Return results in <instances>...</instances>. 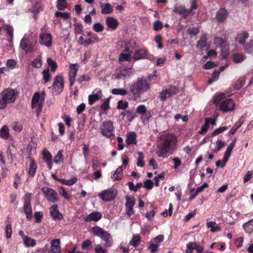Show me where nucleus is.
<instances>
[{
    "mask_svg": "<svg viewBox=\"0 0 253 253\" xmlns=\"http://www.w3.org/2000/svg\"><path fill=\"white\" fill-rule=\"evenodd\" d=\"M52 86L56 94H60L63 91L64 82L61 75H57L54 77Z\"/></svg>",
    "mask_w": 253,
    "mask_h": 253,
    "instance_id": "1a4fd4ad",
    "label": "nucleus"
},
{
    "mask_svg": "<svg viewBox=\"0 0 253 253\" xmlns=\"http://www.w3.org/2000/svg\"><path fill=\"white\" fill-rule=\"evenodd\" d=\"M216 225V223L214 221H210L207 223V226L208 228H211L210 231L211 232H215L216 231L221 230V228L218 225L214 226Z\"/></svg>",
    "mask_w": 253,
    "mask_h": 253,
    "instance_id": "e433bc0d",
    "label": "nucleus"
},
{
    "mask_svg": "<svg viewBox=\"0 0 253 253\" xmlns=\"http://www.w3.org/2000/svg\"><path fill=\"white\" fill-rule=\"evenodd\" d=\"M132 68L130 67L127 69L121 70L116 73V78L120 79L123 77L130 76L132 73Z\"/></svg>",
    "mask_w": 253,
    "mask_h": 253,
    "instance_id": "b1692460",
    "label": "nucleus"
},
{
    "mask_svg": "<svg viewBox=\"0 0 253 253\" xmlns=\"http://www.w3.org/2000/svg\"><path fill=\"white\" fill-rule=\"evenodd\" d=\"M106 24L108 27L112 30L117 29L119 26L118 21L113 17H108L106 19Z\"/></svg>",
    "mask_w": 253,
    "mask_h": 253,
    "instance_id": "6ab92c4d",
    "label": "nucleus"
},
{
    "mask_svg": "<svg viewBox=\"0 0 253 253\" xmlns=\"http://www.w3.org/2000/svg\"><path fill=\"white\" fill-rule=\"evenodd\" d=\"M138 155V158L137 161V166L138 167H140L142 168L144 166L145 163L143 161V158H144V156L143 153L142 152H138L137 153Z\"/></svg>",
    "mask_w": 253,
    "mask_h": 253,
    "instance_id": "de8ad7c7",
    "label": "nucleus"
},
{
    "mask_svg": "<svg viewBox=\"0 0 253 253\" xmlns=\"http://www.w3.org/2000/svg\"><path fill=\"white\" fill-rule=\"evenodd\" d=\"M102 217V214L99 211H93L88 215L84 217V220L85 222L99 221Z\"/></svg>",
    "mask_w": 253,
    "mask_h": 253,
    "instance_id": "dca6fc26",
    "label": "nucleus"
},
{
    "mask_svg": "<svg viewBox=\"0 0 253 253\" xmlns=\"http://www.w3.org/2000/svg\"><path fill=\"white\" fill-rule=\"evenodd\" d=\"M128 107V103L126 101H123V100H120L118 102L117 109L126 110Z\"/></svg>",
    "mask_w": 253,
    "mask_h": 253,
    "instance_id": "bf43d9fd",
    "label": "nucleus"
},
{
    "mask_svg": "<svg viewBox=\"0 0 253 253\" xmlns=\"http://www.w3.org/2000/svg\"><path fill=\"white\" fill-rule=\"evenodd\" d=\"M235 107L234 101L230 98L226 99L221 102L219 109L224 113L232 111Z\"/></svg>",
    "mask_w": 253,
    "mask_h": 253,
    "instance_id": "9d476101",
    "label": "nucleus"
},
{
    "mask_svg": "<svg viewBox=\"0 0 253 253\" xmlns=\"http://www.w3.org/2000/svg\"><path fill=\"white\" fill-rule=\"evenodd\" d=\"M132 53L131 51L129 50L128 47H126L123 52L120 55L119 60L121 62L127 61H129L131 59L130 54Z\"/></svg>",
    "mask_w": 253,
    "mask_h": 253,
    "instance_id": "5701e85b",
    "label": "nucleus"
},
{
    "mask_svg": "<svg viewBox=\"0 0 253 253\" xmlns=\"http://www.w3.org/2000/svg\"><path fill=\"white\" fill-rule=\"evenodd\" d=\"M117 194V190L114 188H110L103 190L99 194V197L104 201L109 202L114 200Z\"/></svg>",
    "mask_w": 253,
    "mask_h": 253,
    "instance_id": "0eeeda50",
    "label": "nucleus"
},
{
    "mask_svg": "<svg viewBox=\"0 0 253 253\" xmlns=\"http://www.w3.org/2000/svg\"><path fill=\"white\" fill-rule=\"evenodd\" d=\"M58 192L59 194L65 199L68 200L70 199V196L64 187H60Z\"/></svg>",
    "mask_w": 253,
    "mask_h": 253,
    "instance_id": "5fc2aeb1",
    "label": "nucleus"
},
{
    "mask_svg": "<svg viewBox=\"0 0 253 253\" xmlns=\"http://www.w3.org/2000/svg\"><path fill=\"white\" fill-rule=\"evenodd\" d=\"M200 32L199 27L189 28L187 30V33L192 36H196Z\"/></svg>",
    "mask_w": 253,
    "mask_h": 253,
    "instance_id": "0e129e2a",
    "label": "nucleus"
},
{
    "mask_svg": "<svg viewBox=\"0 0 253 253\" xmlns=\"http://www.w3.org/2000/svg\"><path fill=\"white\" fill-rule=\"evenodd\" d=\"M246 79L245 77H242L239 78L235 83L234 88L236 90H239L245 84Z\"/></svg>",
    "mask_w": 253,
    "mask_h": 253,
    "instance_id": "4c0bfd02",
    "label": "nucleus"
},
{
    "mask_svg": "<svg viewBox=\"0 0 253 253\" xmlns=\"http://www.w3.org/2000/svg\"><path fill=\"white\" fill-rule=\"evenodd\" d=\"M141 237L139 234L133 235L132 239L129 242V244L134 247H137L140 243Z\"/></svg>",
    "mask_w": 253,
    "mask_h": 253,
    "instance_id": "473e14b6",
    "label": "nucleus"
},
{
    "mask_svg": "<svg viewBox=\"0 0 253 253\" xmlns=\"http://www.w3.org/2000/svg\"><path fill=\"white\" fill-rule=\"evenodd\" d=\"M147 108L144 105L138 106L136 109V113L141 115H144L146 113Z\"/></svg>",
    "mask_w": 253,
    "mask_h": 253,
    "instance_id": "680f3d73",
    "label": "nucleus"
},
{
    "mask_svg": "<svg viewBox=\"0 0 253 253\" xmlns=\"http://www.w3.org/2000/svg\"><path fill=\"white\" fill-rule=\"evenodd\" d=\"M42 159L45 162H49L52 160V156L51 154L46 149H44L42 152Z\"/></svg>",
    "mask_w": 253,
    "mask_h": 253,
    "instance_id": "c9c22d12",
    "label": "nucleus"
},
{
    "mask_svg": "<svg viewBox=\"0 0 253 253\" xmlns=\"http://www.w3.org/2000/svg\"><path fill=\"white\" fill-rule=\"evenodd\" d=\"M150 87L151 84L148 81L143 77H140L130 86V92L134 97H140L141 94L148 91Z\"/></svg>",
    "mask_w": 253,
    "mask_h": 253,
    "instance_id": "f03ea898",
    "label": "nucleus"
},
{
    "mask_svg": "<svg viewBox=\"0 0 253 253\" xmlns=\"http://www.w3.org/2000/svg\"><path fill=\"white\" fill-rule=\"evenodd\" d=\"M228 14V12L225 8H220L216 15V20L219 22H223L226 19Z\"/></svg>",
    "mask_w": 253,
    "mask_h": 253,
    "instance_id": "aec40b11",
    "label": "nucleus"
},
{
    "mask_svg": "<svg viewBox=\"0 0 253 253\" xmlns=\"http://www.w3.org/2000/svg\"><path fill=\"white\" fill-rule=\"evenodd\" d=\"M214 43L220 48L222 47V45L225 43V41L220 37H215L213 40Z\"/></svg>",
    "mask_w": 253,
    "mask_h": 253,
    "instance_id": "4d7b16f0",
    "label": "nucleus"
},
{
    "mask_svg": "<svg viewBox=\"0 0 253 253\" xmlns=\"http://www.w3.org/2000/svg\"><path fill=\"white\" fill-rule=\"evenodd\" d=\"M244 45L245 51L248 53H252L253 48V39H251L248 43H245Z\"/></svg>",
    "mask_w": 253,
    "mask_h": 253,
    "instance_id": "a18cd8bd",
    "label": "nucleus"
},
{
    "mask_svg": "<svg viewBox=\"0 0 253 253\" xmlns=\"http://www.w3.org/2000/svg\"><path fill=\"white\" fill-rule=\"evenodd\" d=\"M177 143V139L175 135L171 133L161 135L158 141L156 154L159 157H167L176 150Z\"/></svg>",
    "mask_w": 253,
    "mask_h": 253,
    "instance_id": "f257e3e1",
    "label": "nucleus"
},
{
    "mask_svg": "<svg viewBox=\"0 0 253 253\" xmlns=\"http://www.w3.org/2000/svg\"><path fill=\"white\" fill-rule=\"evenodd\" d=\"M233 61L236 63H239L242 62L244 59L243 54L240 53H235L233 55Z\"/></svg>",
    "mask_w": 253,
    "mask_h": 253,
    "instance_id": "13d9d810",
    "label": "nucleus"
},
{
    "mask_svg": "<svg viewBox=\"0 0 253 253\" xmlns=\"http://www.w3.org/2000/svg\"><path fill=\"white\" fill-rule=\"evenodd\" d=\"M125 199L126 200L125 206L126 208L133 207L135 204V201L133 198L130 197L128 196H126Z\"/></svg>",
    "mask_w": 253,
    "mask_h": 253,
    "instance_id": "37998d69",
    "label": "nucleus"
},
{
    "mask_svg": "<svg viewBox=\"0 0 253 253\" xmlns=\"http://www.w3.org/2000/svg\"><path fill=\"white\" fill-rule=\"evenodd\" d=\"M54 16L57 18L61 17L65 20L70 19V14L68 12L56 11L54 13Z\"/></svg>",
    "mask_w": 253,
    "mask_h": 253,
    "instance_id": "49530a36",
    "label": "nucleus"
},
{
    "mask_svg": "<svg viewBox=\"0 0 253 253\" xmlns=\"http://www.w3.org/2000/svg\"><path fill=\"white\" fill-rule=\"evenodd\" d=\"M93 30L96 32H101L104 30V27L103 25L99 23H95L92 27Z\"/></svg>",
    "mask_w": 253,
    "mask_h": 253,
    "instance_id": "052dcab7",
    "label": "nucleus"
},
{
    "mask_svg": "<svg viewBox=\"0 0 253 253\" xmlns=\"http://www.w3.org/2000/svg\"><path fill=\"white\" fill-rule=\"evenodd\" d=\"M94 252L95 253H107L106 250L104 249L101 245H96L94 247Z\"/></svg>",
    "mask_w": 253,
    "mask_h": 253,
    "instance_id": "338daca9",
    "label": "nucleus"
},
{
    "mask_svg": "<svg viewBox=\"0 0 253 253\" xmlns=\"http://www.w3.org/2000/svg\"><path fill=\"white\" fill-rule=\"evenodd\" d=\"M102 96V91L100 89H95L92 94L88 96V103L93 105L96 101L99 100Z\"/></svg>",
    "mask_w": 253,
    "mask_h": 253,
    "instance_id": "f3484780",
    "label": "nucleus"
},
{
    "mask_svg": "<svg viewBox=\"0 0 253 253\" xmlns=\"http://www.w3.org/2000/svg\"><path fill=\"white\" fill-rule=\"evenodd\" d=\"M12 233V226L11 224H7L5 228V236L7 239H10L11 237Z\"/></svg>",
    "mask_w": 253,
    "mask_h": 253,
    "instance_id": "603ef678",
    "label": "nucleus"
},
{
    "mask_svg": "<svg viewBox=\"0 0 253 253\" xmlns=\"http://www.w3.org/2000/svg\"><path fill=\"white\" fill-rule=\"evenodd\" d=\"M219 74L220 71L214 70L212 74L211 78L208 81V84H211L213 82L217 80L219 78Z\"/></svg>",
    "mask_w": 253,
    "mask_h": 253,
    "instance_id": "8fccbe9b",
    "label": "nucleus"
},
{
    "mask_svg": "<svg viewBox=\"0 0 253 253\" xmlns=\"http://www.w3.org/2000/svg\"><path fill=\"white\" fill-rule=\"evenodd\" d=\"M42 192L47 197L48 201L54 203L59 200L57 193L53 189L47 188L45 190H42Z\"/></svg>",
    "mask_w": 253,
    "mask_h": 253,
    "instance_id": "ddd939ff",
    "label": "nucleus"
},
{
    "mask_svg": "<svg viewBox=\"0 0 253 253\" xmlns=\"http://www.w3.org/2000/svg\"><path fill=\"white\" fill-rule=\"evenodd\" d=\"M136 135L134 132L129 133V134L127 135V137L126 141L127 144H135L136 143Z\"/></svg>",
    "mask_w": 253,
    "mask_h": 253,
    "instance_id": "c85d7f7f",
    "label": "nucleus"
},
{
    "mask_svg": "<svg viewBox=\"0 0 253 253\" xmlns=\"http://www.w3.org/2000/svg\"><path fill=\"white\" fill-rule=\"evenodd\" d=\"M77 182V178L74 177L69 180L65 179H61L60 182L63 184H65L68 186H71Z\"/></svg>",
    "mask_w": 253,
    "mask_h": 253,
    "instance_id": "c03bdc74",
    "label": "nucleus"
},
{
    "mask_svg": "<svg viewBox=\"0 0 253 253\" xmlns=\"http://www.w3.org/2000/svg\"><path fill=\"white\" fill-rule=\"evenodd\" d=\"M92 233L105 241L107 247H110L113 245L112 236L107 231L99 226H95L91 228Z\"/></svg>",
    "mask_w": 253,
    "mask_h": 253,
    "instance_id": "20e7f679",
    "label": "nucleus"
},
{
    "mask_svg": "<svg viewBox=\"0 0 253 253\" xmlns=\"http://www.w3.org/2000/svg\"><path fill=\"white\" fill-rule=\"evenodd\" d=\"M50 253H60L61 247L60 241L59 239H53L50 242Z\"/></svg>",
    "mask_w": 253,
    "mask_h": 253,
    "instance_id": "412c9836",
    "label": "nucleus"
},
{
    "mask_svg": "<svg viewBox=\"0 0 253 253\" xmlns=\"http://www.w3.org/2000/svg\"><path fill=\"white\" fill-rule=\"evenodd\" d=\"M228 127L227 126H221L216 129H215L211 134V137H213L226 130H227Z\"/></svg>",
    "mask_w": 253,
    "mask_h": 253,
    "instance_id": "3c124183",
    "label": "nucleus"
},
{
    "mask_svg": "<svg viewBox=\"0 0 253 253\" xmlns=\"http://www.w3.org/2000/svg\"><path fill=\"white\" fill-rule=\"evenodd\" d=\"M17 97V92L13 89L7 88L0 92V109L6 108L8 104L13 103Z\"/></svg>",
    "mask_w": 253,
    "mask_h": 253,
    "instance_id": "7ed1b4c3",
    "label": "nucleus"
},
{
    "mask_svg": "<svg viewBox=\"0 0 253 253\" xmlns=\"http://www.w3.org/2000/svg\"><path fill=\"white\" fill-rule=\"evenodd\" d=\"M41 93L36 92L32 99V106L33 108H36L35 112L37 116H38L42 109L43 104L40 102Z\"/></svg>",
    "mask_w": 253,
    "mask_h": 253,
    "instance_id": "6e6552de",
    "label": "nucleus"
},
{
    "mask_svg": "<svg viewBox=\"0 0 253 253\" xmlns=\"http://www.w3.org/2000/svg\"><path fill=\"white\" fill-rule=\"evenodd\" d=\"M239 39L238 42L241 44H245L246 40L249 38V34L246 31H243L239 35Z\"/></svg>",
    "mask_w": 253,
    "mask_h": 253,
    "instance_id": "f704fd0d",
    "label": "nucleus"
},
{
    "mask_svg": "<svg viewBox=\"0 0 253 253\" xmlns=\"http://www.w3.org/2000/svg\"><path fill=\"white\" fill-rule=\"evenodd\" d=\"M23 242L24 246L26 247H33L36 245V240L28 236L23 239Z\"/></svg>",
    "mask_w": 253,
    "mask_h": 253,
    "instance_id": "c756f323",
    "label": "nucleus"
},
{
    "mask_svg": "<svg viewBox=\"0 0 253 253\" xmlns=\"http://www.w3.org/2000/svg\"><path fill=\"white\" fill-rule=\"evenodd\" d=\"M57 8L60 11L64 10L67 8L66 0H57Z\"/></svg>",
    "mask_w": 253,
    "mask_h": 253,
    "instance_id": "72a5a7b5",
    "label": "nucleus"
},
{
    "mask_svg": "<svg viewBox=\"0 0 253 253\" xmlns=\"http://www.w3.org/2000/svg\"><path fill=\"white\" fill-rule=\"evenodd\" d=\"M40 39L41 44L47 47H50L51 45L52 38L50 34L43 33L40 36Z\"/></svg>",
    "mask_w": 253,
    "mask_h": 253,
    "instance_id": "2eb2a0df",
    "label": "nucleus"
},
{
    "mask_svg": "<svg viewBox=\"0 0 253 253\" xmlns=\"http://www.w3.org/2000/svg\"><path fill=\"white\" fill-rule=\"evenodd\" d=\"M122 167V166L119 167L115 170L113 174V178L114 181H118L122 179L123 171Z\"/></svg>",
    "mask_w": 253,
    "mask_h": 253,
    "instance_id": "2f4dec72",
    "label": "nucleus"
},
{
    "mask_svg": "<svg viewBox=\"0 0 253 253\" xmlns=\"http://www.w3.org/2000/svg\"><path fill=\"white\" fill-rule=\"evenodd\" d=\"M154 185V183L151 179H147L144 183V187L147 190L151 189Z\"/></svg>",
    "mask_w": 253,
    "mask_h": 253,
    "instance_id": "774afa93",
    "label": "nucleus"
},
{
    "mask_svg": "<svg viewBox=\"0 0 253 253\" xmlns=\"http://www.w3.org/2000/svg\"><path fill=\"white\" fill-rule=\"evenodd\" d=\"M133 58L135 60L144 58L150 59L148 51L145 48L137 49L135 50Z\"/></svg>",
    "mask_w": 253,
    "mask_h": 253,
    "instance_id": "4468645a",
    "label": "nucleus"
},
{
    "mask_svg": "<svg viewBox=\"0 0 253 253\" xmlns=\"http://www.w3.org/2000/svg\"><path fill=\"white\" fill-rule=\"evenodd\" d=\"M23 210L24 212H32V206L31 203V194L27 193L25 195L24 198Z\"/></svg>",
    "mask_w": 253,
    "mask_h": 253,
    "instance_id": "a211bd4d",
    "label": "nucleus"
},
{
    "mask_svg": "<svg viewBox=\"0 0 253 253\" xmlns=\"http://www.w3.org/2000/svg\"><path fill=\"white\" fill-rule=\"evenodd\" d=\"M179 88L176 86L169 85L168 88L163 90L159 93V97L162 101H165L168 98L176 95L179 92Z\"/></svg>",
    "mask_w": 253,
    "mask_h": 253,
    "instance_id": "423d86ee",
    "label": "nucleus"
},
{
    "mask_svg": "<svg viewBox=\"0 0 253 253\" xmlns=\"http://www.w3.org/2000/svg\"><path fill=\"white\" fill-rule=\"evenodd\" d=\"M37 169V165L35 161L33 159H31L28 170L29 175L33 177L35 174Z\"/></svg>",
    "mask_w": 253,
    "mask_h": 253,
    "instance_id": "bb28decb",
    "label": "nucleus"
},
{
    "mask_svg": "<svg viewBox=\"0 0 253 253\" xmlns=\"http://www.w3.org/2000/svg\"><path fill=\"white\" fill-rule=\"evenodd\" d=\"M74 32L77 34H83V26L80 23H75L74 24Z\"/></svg>",
    "mask_w": 253,
    "mask_h": 253,
    "instance_id": "79ce46f5",
    "label": "nucleus"
},
{
    "mask_svg": "<svg viewBox=\"0 0 253 253\" xmlns=\"http://www.w3.org/2000/svg\"><path fill=\"white\" fill-rule=\"evenodd\" d=\"M243 124V121L241 120H239L237 122L235 123V124L234 125V126L232 127L231 129L230 130V131L228 132L229 134H234L237 130L241 127V126Z\"/></svg>",
    "mask_w": 253,
    "mask_h": 253,
    "instance_id": "ea45409f",
    "label": "nucleus"
},
{
    "mask_svg": "<svg viewBox=\"0 0 253 253\" xmlns=\"http://www.w3.org/2000/svg\"><path fill=\"white\" fill-rule=\"evenodd\" d=\"M50 213L54 219H61L63 216L58 210L57 205H52L49 209Z\"/></svg>",
    "mask_w": 253,
    "mask_h": 253,
    "instance_id": "4be33fe9",
    "label": "nucleus"
},
{
    "mask_svg": "<svg viewBox=\"0 0 253 253\" xmlns=\"http://www.w3.org/2000/svg\"><path fill=\"white\" fill-rule=\"evenodd\" d=\"M111 93L114 95H126L127 93V91L125 88H115L112 89Z\"/></svg>",
    "mask_w": 253,
    "mask_h": 253,
    "instance_id": "a19ab883",
    "label": "nucleus"
},
{
    "mask_svg": "<svg viewBox=\"0 0 253 253\" xmlns=\"http://www.w3.org/2000/svg\"><path fill=\"white\" fill-rule=\"evenodd\" d=\"M79 69V66L77 64H71L69 65V81L70 86H72L75 81V78Z\"/></svg>",
    "mask_w": 253,
    "mask_h": 253,
    "instance_id": "9b49d317",
    "label": "nucleus"
},
{
    "mask_svg": "<svg viewBox=\"0 0 253 253\" xmlns=\"http://www.w3.org/2000/svg\"><path fill=\"white\" fill-rule=\"evenodd\" d=\"M63 150L61 149L58 151L57 154L54 156V162L56 164L60 165L63 162Z\"/></svg>",
    "mask_w": 253,
    "mask_h": 253,
    "instance_id": "7c9ffc66",
    "label": "nucleus"
},
{
    "mask_svg": "<svg viewBox=\"0 0 253 253\" xmlns=\"http://www.w3.org/2000/svg\"><path fill=\"white\" fill-rule=\"evenodd\" d=\"M20 47L25 52L31 53L33 51L34 45L33 43L27 38H23L21 40Z\"/></svg>",
    "mask_w": 253,
    "mask_h": 253,
    "instance_id": "f8f14e48",
    "label": "nucleus"
},
{
    "mask_svg": "<svg viewBox=\"0 0 253 253\" xmlns=\"http://www.w3.org/2000/svg\"><path fill=\"white\" fill-rule=\"evenodd\" d=\"M43 74V80L45 83H47L49 81L51 76L49 73V70L48 69H45L42 71Z\"/></svg>",
    "mask_w": 253,
    "mask_h": 253,
    "instance_id": "e2e57ef3",
    "label": "nucleus"
},
{
    "mask_svg": "<svg viewBox=\"0 0 253 253\" xmlns=\"http://www.w3.org/2000/svg\"><path fill=\"white\" fill-rule=\"evenodd\" d=\"M207 44V34H202L200 40L197 42L196 47L198 49H202L206 46Z\"/></svg>",
    "mask_w": 253,
    "mask_h": 253,
    "instance_id": "a878e982",
    "label": "nucleus"
},
{
    "mask_svg": "<svg viewBox=\"0 0 253 253\" xmlns=\"http://www.w3.org/2000/svg\"><path fill=\"white\" fill-rule=\"evenodd\" d=\"M100 132L102 136L107 138H112L115 136V126L112 121L106 120L102 122L100 125Z\"/></svg>",
    "mask_w": 253,
    "mask_h": 253,
    "instance_id": "39448f33",
    "label": "nucleus"
},
{
    "mask_svg": "<svg viewBox=\"0 0 253 253\" xmlns=\"http://www.w3.org/2000/svg\"><path fill=\"white\" fill-rule=\"evenodd\" d=\"M99 5L101 8V13L103 14H110L113 11V7L110 3H103L100 2Z\"/></svg>",
    "mask_w": 253,
    "mask_h": 253,
    "instance_id": "393cba45",
    "label": "nucleus"
},
{
    "mask_svg": "<svg viewBox=\"0 0 253 253\" xmlns=\"http://www.w3.org/2000/svg\"><path fill=\"white\" fill-rule=\"evenodd\" d=\"M47 63L48 66L50 67L51 71L53 72H54L58 67L56 62L51 58H48L47 59Z\"/></svg>",
    "mask_w": 253,
    "mask_h": 253,
    "instance_id": "09e8293b",
    "label": "nucleus"
},
{
    "mask_svg": "<svg viewBox=\"0 0 253 253\" xmlns=\"http://www.w3.org/2000/svg\"><path fill=\"white\" fill-rule=\"evenodd\" d=\"M209 119H206V118L205 119V123L202 126L201 130L199 131V133L200 134H203L208 131V128L209 127Z\"/></svg>",
    "mask_w": 253,
    "mask_h": 253,
    "instance_id": "6e6d98bb",
    "label": "nucleus"
},
{
    "mask_svg": "<svg viewBox=\"0 0 253 253\" xmlns=\"http://www.w3.org/2000/svg\"><path fill=\"white\" fill-rule=\"evenodd\" d=\"M243 228L246 232L251 233L253 231V218L245 223Z\"/></svg>",
    "mask_w": 253,
    "mask_h": 253,
    "instance_id": "58836bf2",
    "label": "nucleus"
},
{
    "mask_svg": "<svg viewBox=\"0 0 253 253\" xmlns=\"http://www.w3.org/2000/svg\"><path fill=\"white\" fill-rule=\"evenodd\" d=\"M9 130L8 126L6 125L3 126L0 129V137L7 140L9 137Z\"/></svg>",
    "mask_w": 253,
    "mask_h": 253,
    "instance_id": "cd10ccee",
    "label": "nucleus"
},
{
    "mask_svg": "<svg viewBox=\"0 0 253 253\" xmlns=\"http://www.w3.org/2000/svg\"><path fill=\"white\" fill-rule=\"evenodd\" d=\"M164 27L163 23L160 20H156L153 23V29L155 31L161 30Z\"/></svg>",
    "mask_w": 253,
    "mask_h": 253,
    "instance_id": "864d4df0",
    "label": "nucleus"
},
{
    "mask_svg": "<svg viewBox=\"0 0 253 253\" xmlns=\"http://www.w3.org/2000/svg\"><path fill=\"white\" fill-rule=\"evenodd\" d=\"M34 217L36 219V222L40 223L43 218V213L42 211H36L35 213Z\"/></svg>",
    "mask_w": 253,
    "mask_h": 253,
    "instance_id": "69168bd1",
    "label": "nucleus"
}]
</instances>
